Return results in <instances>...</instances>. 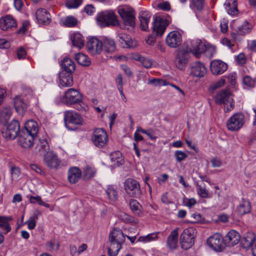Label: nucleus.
<instances>
[{"label": "nucleus", "instance_id": "25", "mask_svg": "<svg viewBox=\"0 0 256 256\" xmlns=\"http://www.w3.org/2000/svg\"><path fill=\"white\" fill-rule=\"evenodd\" d=\"M207 72L204 65L200 62H196L191 67L190 74L195 77L202 78L204 76Z\"/></svg>", "mask_w": 256, "mask_h": 256}, {"label": "nucleus", "instance_id": "41", "mask_svg": "<svg viewBox=\"0 0 256 256\" xmlns=\"http://www.w3.org/2000/svg\"><path fill=\"white\" fill-rule=\"evenodd\" d=\"M129 206L132 213L136 216H140L141 213L142 206L136 200L131 199L129 202Z\"/></svg>", "mask_w": 256, "mask_h": 256}, {"label": "nucleus", "instance_id": "30", "mask_svg": "<svg viewBox=\"0 0 256 256\" xmlns=\"http://www.w3.org/2000/svg\"><path fill=\"white\" fill-rule=\"evenodd\" d=\"M151 17L150 14L148 11H141L139 14L140 28L142 30L146 31L148 29V24Z\"/></svg>", "mask_w": 256, "mask_h": 256}, {"label": "nucleus", "instance_id": "38", "mask_svg": "<svg viewBox=\"0 0 256 256\" xmlns=\"http://www.w3.org/2000/svg\"><path fill=\"white\" fill-rule=\"evenodd\" d=\"M74 46L80 48L84 46V40L82 36L80 33L74 34L70 38Z\"/></svg>", "mask_w": 256, "mask_h": 256}, {"label": "nucleus", "instance_id": "1", "mask_svg": "<svg viewBox=\"0 0 256 256\" xmlns=\"http://www.w3.org/2000/svg\"><path fill=\"white\" fill-rule=\"evenodd\" d=\"M110 245L108 248L109 256H116L125 241V236L121 230L114 229L109 235Z\"/></svg>", "mask_w": 256, "mask_h": 256}, {"label": "nucleus", "instance_id": "55", "mask_svg": "<svg viewBox=\"0 0 256 256\" xmlns=\"http://www.w3.org/2000/svg\"><path fill=\"white\" fill-rule=\"evenodd\" d=\"M174 156L178 162H180L187 158L188 154L181 150H176L174 153Z\"/></svg>", "mask_w": 256, "mask_h": 256}, {"label": "nucleus", "instance_id": "60", "mask_svg": "<svg viewBox=\"0 0 256 256\" xmlns=\"http://www.w3.org/2000/svg\"><path fill=\"white\" fill-rule=\"evenodd\" d=\"M116 84L118 90L123 88L122 77L120 74H118L116 78Z\"/></svg>", "mask_w": 256, "mask_h": 256}, {"label": "nucleus", "instance_id": "44", "mask_svg": "<svg viewBox=\"0 0 256 256\" xmlns=\"http://www.w3.org/2000/svg\"><path fill=\"white\" fill-rule=\"evenodd\" d=\"M229 6L227 5L226 10L228 13L232 16L236 14L238 12L237 2L236 0H229Z\"/></svg>", "mask_w": 256, "mask_h": 256}, {"label": "nucleus", "instance_id": "20", "mask_svg": "<svg viewBox=\"0 0 256 256\" xmlns=\"http://www.w3.org/2000/svg\"><path fill=\"white\" fill-rule=\"evenodd\" d=\"M226 246H232L238 243L240 237V234L234 230H230L224 238Z\"/></svg>", "mask_w": 256, "mask_h": 256}, {"label": "nucleus", "instance_id": "45", "mask_svg": "<svg viewBox=\"0 0 256 256\" xmlns=\"http://www.w3.org/2000/svg\"><path fill=\"white\" fill-rule=\"evenodd\" d=\"M12 114V109L10 107H6L0 113V120L4 122H6L11 116Z\"/></svg>", "mask_w": 256, "mask_h": 256}, {"label": "nucleus", "instance_id": "9", "mask_svg": "<svg viewBox=\"0 0 256 256\" xmlns=\"http://www.w3.org/2000/svg\"><path fill=\"white\" fill-rule=\"evenodd\" d=\"M244 122V116L242 114L236 113L227 121V128L230 130L237 131L242 128Z\"/></svg>", "mask_w": 256, "mask_h": 256}, {"label": "nucleus", "instance_id": "36", "mask_svg": "<svg viewBox=\"0 0 256 256\" xmlns=\"http://www.w3.org/2000/svg\"><path fill=\"white\" fill-rule=\"evenodd\" d=\"M119 219L122 222L132 225H136L138 223V220L126 213L122 212L118 214Z\"/></svg>", "mask_w": 256, "mask_h": 256}, {"label": "nucleus", "instance_id": "47", "mask_svg": "<svg viewBox=\"0 0 256 256\" xmlns=\"http://www.w3.org/2000/svg\"><path fill=\"white\" fill-rule=\"evenodd\" d=\"M250 30V25L248 22L245 21L242 26L238 27L237 32L238 34L243 35L249 33Z\"/></svg>", "mask_w": 256, "mask_h": 256}, {"label": "nucleus", "instance_id": "26", "mask_svg": "<svg viewBox=\"0 0 256 256\" xmlns=\"http://www.w3.org/2000/svg\"><path fill=\"white\" fill-rule=\"evenodd\" d=\"M36 18L39 24H49L50 22V16L47 10L40 8L36 12Z\"/></svg>", "mask_w": 256, "mask_h": 256}, {"label": "nucleus", "instance_id": "19", "mask_svg": "<svg viewBox=\"0 0 256 256\" xmlns=\"http://www.w3.org/2000/svg\"><path fill=\"white\" fill-rule=\"evenodd\" d=\"M228 69V65L220 60H213L210 64V70L214 75H220Z\"/></svg>", "mask_w": 256, "mask_h": 256}, {"label": "nucleus", "instance_id": "37", "mask_svg": "<svg viewBox=\"0 0 256 256\" xmlns=\"http://www.w3.org/2000/svg\"><path fill=\"white\" fill-rule=\"evenodd\" d=\"M12 220L11 216H0V228L7 234L11 230L8 222Z\"/></svg>", "mask_w": 256, "mask_h": 256}, {"label": "nucleus", "instance_id": "40", "mask_svg": "<svg viewBox=\"0 0 256 256\" xmlns=\"http://www.w3.org/2000/svg\"><path fill=\"white\" fill-rule=\"evenodd\" d=\"M41 214V212L39 210H36L32 215L30 216L29 219L26 222L28 224V228L30 230H33L36 226V220L38 217Z\"/></svg>", "mask_w": 256, "mask_h": 256}, {"label": "nucleus", "instance_id": "33", "mask_svg": "<svg viewBox=\"0 0 256 256\" xmlns=\"http://www.w3.org/2000/svg\"><path fill=\"white\" fill-rule=\"evenodd\" d=\"M61 66L62 68V72H64L72 74L75 70L74 62L70 58H65L61 62Z\"/></svg>", "mask_w": 256, "mask_h": 256}, {"label": "nucleus", "instance_id": "59", "mask_svg": "<svg viewBox=\"0 0 256 256\" xmlns=\"http://www.w3.org/2000/svg\"><path fill=\"white\" fill-rule=\"evenodd\" d=\"M148 84L154 86H161L166 84V81L160 79L154 78L152 80H149Z\"/></svg>", "mask_w": 256, "mask_h": 256}, {"label": "nucleus", "instance_id": "52", "mask_svg": "<svg viewBox=\"0 0 256 256\" xmlns=\"http://www.w3.org/2000/svg\"><path fill=\"white\" fill-rule=\"evenodd\" d=\"M254 82V78L253 79L248 76L244 77L242 80L243 84L250 88H254L256 86Z\"/></svg>", "mask_w": 256, "mask_h": 256}, {"label": "nucleus", "instance_id": "50", "mask_svg": "<svg viewBox=\"0 0 256 256\" xmlns=\"http://www.w3.org/2000/svg\"><path fill=\"white\" fill-rule=\"evenodd\" d=\"M157 238H158V234L157 233H152V234H148L146 236H140L138 239V241L148 242L151 240H155Z\"/></svg>", "mask_w": 256, "mask_h": 256}, {"label": "nucleus", "instance_id": "27", "mask_svg": "<svg viewBox=\"0 0 256 256\" xmlns=\"http://www.w3.org/2000/svg\"><path fill=\"white\" fill-rule=\"evenodd\" d=\"M38 130V128L37 122L33 120H29L26 122L24 130H23L22 132L28 133V134L36 137Z\"/></svg>", "mask_w": 256, "mask_h": 256}, {"label": "nucleus", "instance_id": "23", "mask_svg": "<svg viewBox=\"0 0 256 256\" xmlns=\"http://www.w3.org/2000/svg\"><path fill=\"white\" fill-rule=\"evenodd\" d=\"M16 20L10 15H6L0 19V28L3 30H8L16 26Z\"/></svg>", "mask_w": 256, "mask_h": 256}, {"label": "nucleus", "instance_id": "46", "mask_svg": "<svg viewBox=\"0 0 256 256\" xmlns=\"http://www.w3.org/2000/svg\"><path fill=\"white\" fill-rule=\"evenodd\" d=\"M106 194L108 198L112 202H115L118 199V192L116 189L112 186H108L106 190Z\"/></svg>", "mask_w": 256, "mask_h": 256}, {"label": "nucleus", "instance_id": "54", "mask_svg": "<svg viewBox=\"0 0 256 256\" xmlns=\"http://www.w3.org/2000/svg\"><path fill=\"white\" fill-rule=\"evenodd\" d=\"M136 131L146 134L150 140H154L156 138V136L154 135V132L152 130H145L140 127H138Z\"/></svg>", "mask_w": 256, "mask_h": 256}, {"label": "nucleus", "instance_id": "16", "mask_svg": "<svg viewBox=\"0 0 256 256\" xmlns=\"http://www.w3.org/2000/svg\"><path fill=\"white\" fill-rule=\"evenodd\" d=\"M188 50L184 49L179 50L174 60V64L176 68L180 70L185 68L188 62Z\"/></svg>", "mask_w": 256, "mask_h": 256}, {"label": "nucleus", "instance_id": "32", "mask_svg": "<svg viewBox=\"0 0 256 256\" xmlns=\"http://www.w3.org/2000/svg\"><path fill=\"white\" fill-rule=\"evenodd\" d=\"M178 229L173 230L167 238V245L171 249H176L178 246Z\"/></svg>", "mask_w": 256, "mask_h": 256}, {"label": "nucleus", "instance_id": "35", "mask_svg": "<svg viewBox=\"0 0 256 256\" xmlns=\"http://www.w3.org/2000/svg\"><path fill=\"white\" fill-rule=\"evenodd\" d=\"M250 202L248 200L244 199H242V202L236 208L238 212L241 216L249 213L250 212Z\"/></svg>", "mask_w": 256, "mask_h": 256}, {"label": "nucleus", "instance_id": "56", "mask_svg": "<svg viewBox=\"0 0 256 256\" xmlns=\"http://www.w3.org/2000/svg\"><path fill=\"white\" fill-rule=\"evenodd\" d=\"M10 173L12 176V180L16 179L18 178L20 174V170L18 167L12 166L10 169Z\"/></svg>", "mask_w": 256, "mask_h": 256}, {"label": "nucleus", "instance_id": "12", "mask_svg": "<svg viewBox=\"0 0 256 256\" xmlns=\"http://www.w3.org/2000/svg\"><path fill=\"white\" fill-rule=\"evenodd\" d=\"M169 24V21L160 16H156L153 22L152 31L156 36H161Z\"/></svg>", "mask_w": 256, "mask_h": 256}, {"label": "nucleus", "instance_id": "62", "mask_svg": "<svg viewBox=\"0 0 256 256\" xmlns=\"http://www.w3.org/2000/svg\"><path fill=\"white\" fill-rule=\"evenodd\" d=\"M225 83V80L224 79H220L218 81L214 83L210 86V88L212 90H215L220 87L222 86Z\"/></svg>", "mask_w": 256, "mask_h": 256}, {"label": "nucleus", "instance_id": "10", "mask_svg": "<svg viewBox=\"0 0 256 256\" xmlns=\"http://www.w3.org/2000/svg\"><path fill=\"white\" fill-rule=\"evenodd\" d=\"M91 139L94 146L98 148H103L107 144V133L103 128H96L93 132Z\"/></svg>", "mask_w": 256, "mask_h": 256}, {"label": "nucleus", "instance_id": "7", "mask_svg": "<svg viewBox=\"0 0 256 256\" xmlns=\"http://www.w3.org/2000/svg\"><path fill=\"white\" fill-rule=\"evenodd\" d=\"M208 48V46L201 40L194 39L190 41V44L188 46V48L186 50H188V53L192 52L194 56L198 58Z\"/></svg>", "mask_w": 256, "mask_h": 256}, {"label": "nucleus", "instance_id": "39", "mask_svg": "<svg viewBox=\"0 0 256 256\" xmlns=\"http://www.w3.org/2000/svg\"><path fill=\"white\" fill-rule=\"evenodd\" d=\"M111 161L114 162L115 166H119L124 162L122 154L120 151L112 152L110 154Z\"/></svg>", "mask_w": 256, "mask_h": 256}, {"label": "nucleus", "instance_id": "24", "mask_svg": "<svg viewBox=\"0 0 256 256\" xmlns=\"http://www.w3.org/2000/svg\"><path fill=\"white\" fill-rule=\"evenodd\" d=\"M36 138L35 136L28 134V133L21 132L18 137V142L22 147L29 148L33 145Z\"/></svg>", "mask_w": 256, "mask_h": 256}, {"label": "nucleus", "instance_id": "8", "mask_svg": "<svg viewBox=\"0 0 256 256\" xmlns=\"http://www.w3.org/2000/svg\"><path fill=\"white\" fill-rule=\"evenodd\" d=\"M20 132V126L18 121L12 120L2 130L4 138L7 140H14Z\"/></svg>", "mask_w": 256, "mask_h": 256}, {"label": "nucleus", "instance_id": "51", "mask_svg": "<svg viewBox=\"0 0 256 256\" xmlns=\"http://www.w3.org/2000/svg\"><path fill=\"white\" fill-rule=\"evenodd\" d=\"M197 192L198 194L202 198H208V191L206 188L205 186H202L197 184Z\"/></svg>", "mask_w": 256, "mask_h": 256}, {"label": "nucleus", "instance_id": "29", "mask_svg": "<svg viewBox=\"0 0 256 256\" xmlns=\"http://www.w3.org/2000/svg\"><path fill=\"white\" fill-rule=\"evenodd\" d=\"M256 240L254 234L252 232H248L246 234L241 240V244L244 248H249L254 244Z\"/></svg>", "mask_w": 256, "mask_h": 256}, {"label": "nucleus", "instance_id": "34", "mask_svg": "<svg viewBox=\"0 0 256 256\" xmlns=\"http://www.w3.org/2000/svg\"><path fill=\"white\" fill-rule=\"evenodd\" d=\"M14 108L20 114H23L27 108V104L19 96H16L14 100Z\"/></svg>", "mask_w": 256, "mask_h": 256}, {"label": "nucleus", "instance_id": "13", "mask_svg": "<svg viewBox=\"0 0 256 256\" xmlns=\"http://www.w3.org/2000/svg\"><path fill=\"white\" fill-rule=\"evenodd\" d=\"M118 14L126 26L134 27L135 26V13L134 10L130 8H120L118 10Z\"/></svg>", "mask_w": 256, "mask_h": 256}, {"label": "nucleus", "instance_id": "4", "mask_svg": "<svg viewBox=\"0 0 256 256\" xmlns=\"http://www.w3.org/2000/svg\"><path fill=\"white\" fill-rule=\"evenodd\" d=\"M96 20L98 24L101 27L116 26L119 24L117 16L112 11H106L98 14Z\"/></svg>", "mask_w": 256, "mask_h": 256}, {"label": "nucleus", "instance_id": "14", "mask_svg": "<svg viewBox=\"0 0 256 256\" xmlns=\"http://www.w3.org/2000/svg\"><path fill=\"white\" fill-rule=\"evenodd\" d=\"M64 120L67 128L68 124H71L76 126L82 124V118L80 115L72 110H68L64 112Z\"/></svg>", "mask_w": 256, "mask_h": 256}, {"label": "nucleus", "instance_id": "15", "mask_svg": "<svg viewBox=\"0 0 256 256\" xmlns=\"http://www.w3.org/2000/svg\"><path fill=\"white\" fill-rule=\"evenodd\" d=\"M102 45L101 40L92 37L88 41L86 46L90 54L96 55L100 54L102 52Z\"/></svg>", "mask_w": 256, "mask_h": 256}, {"label": "nucleus", "instance_id": "17", "mask_svg": "<svg viewBox=\"0 0 256 256\" xmlns=\"http://www.w3.org/2000/svg\"><path fill=\"white\" fill-rule=\"evenodd\" d=\"M182 41V35L178 31L170 32L166 39V44L172 48H176L180 45Z\"/></svg>", "mask_w": 256, "mask_h": 256}, {"label": "nucleus", "instance_id": "58", "mask_svg": "<svg viewBox=\"0 0 256 256\" xmlns=\"http://www.w3.org/2000/svg\"><path fill=\"white\" fill-rule=\"evenodd\" d=\"M82 0H70L67 3L66 5L68 8H77L82 3Z\"/></svg>", "mask_w": 256, "mask_h": 256}, {"label": "nucleus", "instance_id": "11", "mask_svg": "<svg viewBox=\"0 0 256 256\" xmlns=\"http://www.w3.org/2000/svg\"><path fill=\"white\" fill-rule=\"evenodd\" d=\"M207 242L210 247L216 252H222L226 247L224 238L218 233L210 236Z\"/></svg>", "mask_w": 256, "mask_h": 256}, {"label": "nucleus", "instance_id": "64", "mask_svg": "<svg viewBox=\"0 0 256 256\" xmlns=\"http://www.w3.org/2000/svg\"><path fill=\"white\" fill-rule=\"evenodd\" d=\"M26 54V52L24 48H20L17 50V56L19 60L24 58Z\"/></svg>", "mask_w": 256, "mask_h": 256}, {"label": "nucleus", "instance_id": "49", "mask_svg": "<svg viewBox=\"0 0 256 256\" xmlns=\"http://www.w3.org/2000/svg\"><path fill=\"white\" fill-rule=\"evenodd\" d=\"M62 22L66 26L73 27L77 24L78 20L74 17L70 16L66 18Z\"/></svg>", "mask_w": 256, "mask_h": 256}, {"label": "nucleus", "instance_id": "57", "mask_svg": "<svg viewBox=\"0 0 256 256\" xmlns=\"http://www.w3.org/2000/svg\"><path fill=\"white\" fill-rule=\"evenodd\" d=\"M191 6L201 10L204 6V0H192Z\"/></svg>", "mask_w": 256, "mask_h": 256}, {"label": "nucleus", "instance_id": "22", "mask_svg": "<svg viewBox=\"0 0 256 256\" xmlns=\"http://www.w3.org/2000/svg\"><path fill=\"white\" fill-rule=\"evenodd\" d=\"M44 160L45 164L50 168H56L60 164L56 154L51 151L44 156Z\"/></svg>", "mask_w": 256, "mask_h": 256}, {"label": "nucleus", "instance_id": "53", "mask_svg": "<svg viewBox=\"0 0 256 256\" xmlns=\"http://www.w3.org/2000/svg\"><path fill=\"white\" fill-rule=\"evenodd\" d=\"M136 59L140 62L142 66L146 68H150L152 66V62L150 59L146 58L140 56H138V58H136Z\"/></svg>", "mask_w": 256, "mask_h": 256}, {"label": "nucleus", "instance_id": "28", "mask_svg": "<svg viewBox=\"0 0 256 256\" xmlns=\"http://www.w3.org/2000/svg\"><path fill=\"white\" fill-rule=\"evenodd\" d=\"M82 172L78 168L73 167L69 169L68 178L70 183H76L80 180Z\"/></svg>", "mask_w": 256, "mask_h": 256}, {"label": "nucleus", "instance_id": "2", "mask_svg": "<svg viewBox=\"0 0 256 256\" xmlns=\"http://www.w3.org/2000/svg\"><path fill=\"white\" fill-rule=\"evenodd\" d=\"M216 102L219 105L224 104V110L228 112L233 110L234 104L232 94L229 90H222L216 95Z\"/></svg>", "mask_w": 256, "mask_h": 256}, {"label": "nucleus", "instance_id": "31", "mask_svg": "<svg viewBox=\"0 0 256 256\" xmlns=\"http://www.w3.org/2000/svg\"><path fill=\"white\" fill-rule=\"evenodd\" d=\"M60 84L64 87H69L72 86L73 79L72 74L62 72L60 74Z\"/></svg>", "mask_w": 256, "mask_h": 256}, {"label": "nucleus", "instance_id": "63", "mask_svg": "<svg viewBox=\"0 0 256 256\" xmlns=\"http://www.w3.org/2000/svg\"><path fill=\"white\" fill-rule=\"evenodd\" d=\"M236 60L237 62L240 64H243L246 62V58L245 55L242 54L240 53L239 54H238L236 57Z\"/></svg>", "mask_w": 256, "mask_h": 256}, {"label": "nucleus", "instance_id": "43", "mask_svg": "<svg viewBox=\"0 0 256 256\" xmlns=\"http://www.w3.org/2000/svg\"><path fill=\"white\" fill-rule=\"evenodd\" d=\"M75 58L80 64L83 66H88L90 64V58L82 53L76 54Z\"/></svg>", "mask_w": 256, "mask_h": 256}, {"label": "nucleus", "instance_id": "5", "mask_svg": "<svg viewBox=\"0 0 256 256\" xmlns=\"http://www.w3.org/2000/svg\"><path fill=\"white\" fill-rule=\"evenodd\" d=\"M195 230L192 228L183 230L180 236V244L182 249L186 250L194 244Z\"/></svg>", "mask_w": 256, "mask_h": 256}, {"label": "nucleus", "instance_id": "18", "mask_svg": "<svg viewBox=\"0 0 256 256\" xmlns=\"http://www.w3.org/2000/svg\"><path fill=\"white\" fill-rule=\"evenodd\" d=\"M102 51L106 54H112L116 50V44L114 40L112 38L102 36H101Z\"/></svg>", "mask_w": 256, "mask_h": 256}, {"label": "nucleus", "instance_id": "48", "mask_svg": "<svg viewBox=\"0 0 256 256\" xmlns=\"http://www.w3.org/2000/svg\"><path fill=\"white\" fill-rule=\"evenodd\" d=\"M83 173L84 178L86 180H88L94 176L96 170L94 168L88 166L84 169Z\"/></svg>", "mask_w": 256, "mask_h": 256}, {"label": "nucleus", "instance_id": "61", "mask_svg": "<svg viewBox=\"0 0 256 256\" xmlns=\"http://www.w3.org/2000/svg\"><path fill=\"white\" fill-rule=\"evenodd\" d=\"M118 36L119 38L120 42H124L126 44H128V43L129 42L130 40V36L125 34H120L118 35Z\"/></svg>", "mask_w": 256, "mask_h": 256}, {"label": "nucleus", "instance_id": "42", "mask_svg": "<svg viewBox=\"0 0 256 256\" xmlns=\"http://www.w3.org/2000/svg\"><path fill=\"white\" fill-rule=\"evenodd\" d=\"M45 246L46 250L50 252L56 251L60 248V243L56 238H52L47 242Z\"/></svg>", "mask_w": 256, "mask_h": 256}, {"label": "nucleus", "instance_id": "6", "mask_svg": "<svg viewBox=\"0 0 256 256\" xmlns=\"http://www.w3.org/2000/svg\"><path fill=\"white\" fill-rule=\"evenodd\" d=\"M124 188L126 194L131 197L138 198L142 194L140 184L134 179H126L124 182Z\"/></svg>", "mask_w": 256, "mask_h": 256}, {"label": "nucleus", "instance_id": "3", "mask_svg": "<svg viewBox=\"0 0 256 256\" xmlns=\"http://www.w3.org/2000/svg\"><path fill=\"white\" fill-rule=\"evenodd\" d=\"M62 102L68 106L74 104L81 105L80 104L82 102V96L78 90L70 88L65 92L62 98ZM82 106H80L78 110H80Z\"/></svg>", "mask_w": 256, "mask_h": 256}, {"label": "nucleus", "instance_id": "21", "mask_svg": "<svg viewBox=\"0 0 256 256\" xmlns=\"http://www.w3.org/2000/svg\"><path fill=\"white\" fill-rule=\"evenodd\" d=\"M34 152L36 154L44 156L50 151V146L46 139H35Z\"/></svg>", "mask_w": 256, "mask_h": 256}]
</instances>
